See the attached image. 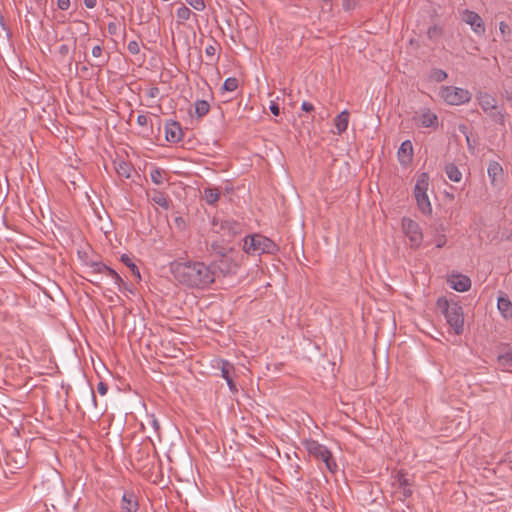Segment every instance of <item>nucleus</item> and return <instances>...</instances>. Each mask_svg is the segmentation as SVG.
Instances as JSON below:
<instances>
[{
    "label": "nucleus",
    "instance_id": "ddd939ff",
    "mask_svg": "<svg viewBox=\"0 0 512 512\" xmlns=\"http://www.w3.org/2000/svg\"><path fill=\"white\" fill-rule=\"evenodd\" d=\"M399 162L406 166L413 158V145L410 140H405L401 143L397 152Z\"/></svg>",
    "mask_w": 512,
    "mask_h": 512
},
{
    "label": "nucleus",
    "instance_id": "e433bc0d",
    "mask_svg": "<svg viewBox=\"0 0 512 512\" xmlns=\"http://www.w3.org/2000/svg\"><path fill=\"white\" fill-rule=\"evenodd\" d=\"M91 267L93 269V272H95V273H105L106 275L108 273V269H111L110 267L106 266L105 264L97 263V262H94L91 265Z\"/></svg>",
    "mask_w": 512,
    "mask_h": 512
},
{
    "label": "nucleus",
    "instance_id": "72a5a7b5",
    "mask_svg": "<svg viewBox=\"0 0 512 512\" xmlns=\"http://www.w3.org/2000/svg\"><path fill=\"white\" fill-rule=\"evenodd\" d=\"M430 78L436 82H442L447 78V73L442 69H433Z\"/></svg>",
    "mask_w": 512,
    "mask_h": 512
},
{
    "label": "nucleus",
    "instance_id": "3c124183",
    "mask_svg": "<svg viewBox=\"0 0 512 512\" xmlns=\"http://www.w3.org/2000/svg\"><path fill=\"white\" fill-rule=\"evenodd\" d=\"M158 93H159V89L157 87H152L148 91V96L151 98H154L158 95Z\"/></svg>",
    "mask_w": 512,
    "mask_h": 512
},
{
    "label": "nucleus",
    "instance_id": "6e6d98bb",
    "mask_svg": "<svg viewBox=\"0 0 512 512\" xmlns=\"http://www.w3.org/2000/svg\"><path fill=\"white\" fill-rule=\"evenodd\" d=\"M436 32H437V27L436 26H433V27L429 28V30H428L429 37H432V35L434 33H436Z\"/></svg>",
    "mask_w": 512,
    "mask_h": 512
},
{
    "label": "nucleus",
    "instance_id": "473e14b6",
    "mask_svg": "<svg viewBox=\"0 0 512 512\" xmlns=\"http://www.w3.org/2000/svg\"><path fill=\"white\" fill-rule=\"evenodd\" d=\"M210 249L214 254L218 255L219 257H224L225 253H227L229 250L226 247L220 245L217 241L211 243Z\"/></svg>",
    "mask_w": 512,
    "mask_h": 512
},
{
    "label": "nucleus",
    "instance_id": "4d7b16f0",
    "mask_svg": "<svg viewBox=\"0 0 512 512\" xmlns=\"http://www.w3.org/2000/svg\"><path fill=\"white\" fill-rule=\"evenodd\" d=\"M90 395L94 406H96V397L93 389H90Z\"/></svg>",
    "mask_w": 512,
    "mask_h": 512
},
{
    "label": "nucleus",
    "instance_id": "dca6fc26",
    "mask_svg": "<svg viewBox=\"0 0 512 512\" xmlns=\"http://www.w3.org/2000/svg\"><path fill=\"white\" fill-rule=\"evenodd\" d=\"M478 102L480 107L486 113H492V111L497 110L495 98L487 93H480L478 96Z\"/></svg>",
    "mask_w": 512,
    "mask_h": 512
},
{
    "label": "nucleus",
    "instance_id": "9d476101",
    "mask_svg": "<svg viewBox=\"0 0 512 512\" xmlns=\"http://www.w3.org/2000/svg\"><path fill=\"white\" fill-rule=\"evenodd\" d=\"M210 266H212L215 272L218 269L224 276L234 274L238 269L236 261L229 257L227 253H225L224 257H220L219 260H214Z\"/></svg>",
    "mask_w": 512,
    "mask_h": 512
},
{
    "label": "nucleus",
    "instance_id": "aec40b11",
    "mask_svg": "<svg viewBox=\"0 0 512 512\" xmlns=\"http://www.w3.org/2000/svg\"><path fill=\"white\" fill-rule=\"evenodd\" d=\"M149 197L153 203L159 205L165 210L169 209L170 200L168 199V196L165 193L160 192L158 190H153L151 194H149Z\"/></svg>",
    "mask_w": 512,
    "mask_h": 512
},
{
    "label": "nucleus",
    "instance_id": "c85d7f7f",
    "mask_svg": "<svg viewBox=\"0 0 512 512\" xmlns=\"http://www.w3.org/2000/svg\"><path fill=\"white\" fill-rule=\"evenodd\" d=\"M150 178L156 185H162L165 181V171L161 168H154L150 172Z\"/></svg>",
    "mask_w": 512,
    "mask_h": 512
},
{
    "label": "nucleus",
    "instance_id": "423d86ee",
    "mask_svg": "<svg viewBox=\"0 0 512 512\" xmlns=\"http://www.w3.org/2000/svg\"><path fill=\"white\" fill-rule=\"evenodd\" d=\"M439 95L449 105H461L469 102L471 99V94L468 90L454 86L442 87Z\"/></svg>",
    "mask_w": 512,
    "mask_h": 512
},
{
    "label": "nucleus",
    "instance_id": "37998d69",
    "mask_svg": "<svg viewBox=\"0 0 512 512\" xmlns=\"http://www.w3.org/2000/svg\"><path fill=\"white\" fill-rule=\"evenodd\" d=\"M269 109H270L271 113L275 116H278L280 113V108H279L278 104L274 101H271Z\"/></svg>",
    "mask_w": 512,
    "mask_h": 512
},
{
    "label": "nucleus",
    "instance_id": "a211bd4d",
    "mask_svg": "<svg viewBox=\"0 0 512 512\" xmlns=\"http://www.w3.org/2000/svg\"><path fill=\"white\" fill-rule=\"evenodd\" d=\"M348 123H349V112L347 110H343L336 116V118L334 120L336 133L340 135L343 132H345L347 130Z\"/></svg>",
    "mask_w": 512,
    "mask_h": 512
},
{
    "label": "nucleus",
    "instance_id": "cd10ccee",
    "mask_svg": "<svg viewBox=\"0 0 512 512\" xmlns=\"http://www.w3.org/2000/svg\"><path fill=\"white\" fill-rule=\"evenodd\" d=\"M115 169L119 176L129 178L131 174V166L125 161L115 163Z\"/></svg>",
    "mask_w": 512,
    "mask_h": 512
},
{
    "label": "nucleus",
    "instance_id": "393cba45",
    "mask_svg": "<svg viewBox=\"0 0 512 512\" xmlns=\"http://www.w3.org/2000/svg\"><path fill=\"white\" fill-rule=\"evenodd\" d=\"M445 173L447 177L454 182H459L462 178V173L454 164H448L445 167Z\"/></svg>",
    "mask_w": 512,
    "mask_h": 512
},
{
    "label": "nucleus",
    "instance_id": "2f4dec72",
    "mask_svg": "<svg viewBox=\"0 0 512 512\" xmlns=\"http://www.w3.org/2000/svg\"><path fill=\"white\" fill-rule=\"evenodd\" d=\"M191 14H192L191 10L188 7H186L185 5H182L176 11L177 18L181 22L187 21L190 18Z\"/></svg>",
    "mask_w": 512,
    "mask_h": 512
},
{
    "label": "nucleus",
    "instance_id": "20e7f679",
    "mask_svg": "<svg viewBox=\"0 0 512 512\" xmlns=\"http://www.w3.org/2000/svg\"><path fill=\"white\" fill-rule=\"evenodd\" d=\"M243 250L248 254H273L278 250L277 245L269 238L255 234L246 236L244 239Z\"/></svg>",
    "mask_w": 512,
    "mask_h": 512
},
{
    "label": "nucleus",
    "instance_id": "de8ad7c7",
    "mask_svg": "<svg viewBox=\"0 0 512 512\" xmlns=\"http://www.w3.org/2000/svg\"><path fill=\"white\" fill-rule=\"evenodd\" d=\"M137 123H138L140 126H145V125H147V123H148V118H147V116H145V115H138V117H137Z\"/></svg>",
    "mask_w": 512,
    "mask_h": 512
},
{
    "label": "nucleus",
    "instance_id": "79ce46f5",
    "mask_svg": "<svg viewBox=\"0 0 512 512\" xmlns=\"http://www.w3.org/2000/svg\"><path fill=\"white\" fill-rule=\"evenodd\" d=\"M205 54L209 57H214L216 54V46L214 44L208 45L205 48Z\"/></svg>",
    "mask_w": 512,
    "mask_h": 512
},
{
    "label": "nucleus",
    "instance_id": "f8f14e48",
    "mask_svg": "<svg viewBox=\"0 0 512 512\" xmlns=\"http://www.w3.org/2000/svg\"><path fill=\"white\" fill-rule=\"evenodd\" d=\"M165 135L167 141L171 143L179 142L183 137L180 124L176 121L167 122L165 125Z\"/></svg>",
    "mask_w": 512,
    "mask_h": 512
},
{
    "label": "nucleus",
    "instance_id": "09e8293b",
    "mask_svg": "<svg viewBox=\"0 0 512 512\" xmlns=\"http://www.w3.org/2000/svg\"><path fill=\"white\" fill-rule=\"evenodd\" d=\"M84 5L89 9H93L97 5V0H84Z\"/></svg>",
    "mask_w": 512,
    "mask_h": 512
},
{
    "label": "nucleus",
    "instance_id": "bb28decb",
    "mask_svg": "<svg viewBox=\"0 0 512 512\" xmlns=\"http://www.w3.org/2000/svg\"><path fill=\"white\" fill-rule=\"evenodd\" d=\"M107 276L111 277L117 285L118 289L120 291L129 290L127 283L121 278V276L114 270V269H108Z\"/></svg>",
    "mask_w": 512,
    "mask_h": 512
},
{
    "label": "nucleus",
    "instance_id": "4be33fe9",
    "mask_svg": "<svg viewBox=\"0 0 512 512\" xmlns=\"http://www.w3.org/2000/svg\"><path fill=\"white\" fill-rule=\"evenodd\" d=\"M220 197V192L216 188H205L203 191V198L209 205H214Z\"/></svg>",
    "mask_w": 512,
    "mask_h": 512
},
{
    "label": "nucleus",
    "instance_id": "5701e85b",
    "mask_svg": "<svg viewBox=\"0 0 512 512\" xmlns=\"http://www.w3.org/2000/svg\"><path fill=\"white\" fill-rule=\"evenodd\" d=\"M220 370H221V376L225 380L230 379L233 377V374L235 372V368L232 363L226 360L220 361Z\"/></svg>",
    "mask_w": 512,
    "mask_h": 512
},
{
    "label": "nucleus",
    "instance_id": "7c9ffc66",
    "mask_svg": "<svg viewBox=\"0 0 512 512\" xmlns=\"http://www.w3.org/2000/svg\"><path fill=\"white\" fill-rule=\"evenodd\" d=\"M238 79L235 77H229L224 81L222 89L227 92H233L238 88Z\"/></svg>",
    "mask_w": 512,
    "mask_h": 512
},
{
    "label": "nucleus",
    "instance_id": "bf43d9fd",
    "mask_svg": "<svg viewBox=\"0 0 512 512\" xmlns=\"http://www.w3.org/2000/svg\"><path fill=\"white\" fill-rule=\"evenodd\" d=\"M46 1H47V0H37V3H38L39 5H45Z\"/></svg>",
    "mask_w": 512,
    "mask_h": 512
},
{
    "label": "nucleus",
    "instance_id": "052dcab7",
    "mask_svg": "<svg viewBox=\"0 0 512 512\" xmlns=\"http://www.w3.org/2000/svg\"><path fill=\"white\" fill-rule=\"evenodd\" d=\"M181 220H182L181 218H176L177 223H180Z\"/></svg>",
    "mask_w": 512,
    "mask_h": 512
},
{
    "label": "nucleus",
    "instance_id": "8fccbe9b",
    "mask_svg": "<svg viewBox=\"0 0 512 512\" xmlns=\"http://www.w3.org/2000/svg\"><path fill=\"white\" fill-rule=\"evenodd\" d=\"M59 53L61 55H67L69 53V46L66 45V44H62L60 47H59Z\"/></svg>",
    "mask_w": 512,
    "mask_h": 512
},
{
    "label": "nucleus",
    "instance_id": "2eb2a0df",
    "mask_svg": "<svg viewBox=\"0 0 512 512\" xmlns=\"http://www.w3.org/2000/svg\"><path fill=\"white\" fill-rule=\"evenodd\" d=\"M448 283H449L451 288H453L454 290H456L458 292H466L471 287V280H470V278L467 277V276H464V275L452 276L448 280Z\"/></svg>",
    "mask_w": 512,
    "mask_h": 512
},
{
    "label": "nucleus",
    "instance_id": "58836bf2",
    "mask_svg": "<svg viewBox=\"0 0 512 512\" xmlns=\"http://www.w3.org/2000/svg\"><path fill=\"white\" fill-rule=\"evenodd\" d=\"M147 424L149 426H151L156 433H158V431L160 429V424H159L158 420L153 415H151L147 418Z\"/></svg>",
    "mask_w": 512,
    "mask_h": 512
},
{
    "label": "nucleus",
    "instance_id": "864d4df0",
    "mask_svg": "<svg viewBox=\"0 0 512 512\" xmlns=\"http://www.w3.org/2000/svg\"><path fill=\"white\" fill-rule=\"evenodd\" d=\"M492 116L495 118L496 121H503L504 115L501 112H497V115L495 113H492Z\"/></svg>",
    "mask_w": 512,
    "mask_h": 512
},
{
    "label": "nucleus",
    "instance_id": "f3484780",
    "mask_svg": "<svg viewBox=\"0 0 512 512\" xmlns=\"http://www.w3.org/2000/svg\"><path fill=\"white\" fill-rule=\"evenodd\" d=\"M224 235L235 236L242 232V224L234 220H225L221 224Z\"/></svg>",
    "mask_w": 512,
    "mask_h": 512
},
{
    "label": "nucleus",
    "instance_id": "a878e982",
    "mask_svg": "<svg viewBox=\"0 0 512 512\" xmlns=\"http://www.w3.org/2000/svg\"><path fill=\"white\" fill-rule=\"evenodd\" d=\"M487 173L491 182L494 183L497 180V177L502 173V167L499 163L493 161L490 162L487 168Z\"/></svg>",
    "mask_w": 512,
    "mask_h": 512
},
{
    "label": "nucleus",
    "instance_id": "a18cd8bd",
    "mask_svg": "<svg viewBox=\"0 0 512 512\" xmlns=\"http://www.w3.org/2000/svg\"><path fill=\"white\" fill-rule=\"evenodd\" d=\"M301 109L305 112H311L313 111L314 106L311 103L304 101L301 105Z\"/></svg>",
    "mask_w": 512,
    "mask_h": 512
},
{
    "label": "nucleus",
    "instance_id": "c03bdc74",
    "mask_svg": "<svg viewBox=\"0 0 512 512\" xmlns=\"http://www.w3.org/2000/svg\"><path fill=\"white\" fill-rule=\"evenodd\" d=\"M107 29H108L109 34L115 35L117 33V30H118V25L116 23H114V22H110L108 24Z\"/></svg>",
    "mask_w": 512,
    "mask_h": 512
},
{
    "label": "nucleus",
    "instance_id": "0eeeda50",
    "mask_svg": "<svg viewBox=\"0 0 512 512\" xmlns=\"http://www.w3.org/2000/svg\"><path fill=\"white\" fill-rule=\"evenodd\" d=\"M402 229L404 234L409 238L411 246L418 248L423 240V234L419 224L410 218H403Z\"/></svg>",
    "mask_w": 512,
    "mask_h": 512
},
{
    "label": "nucleus",
    "instance_id": "a19ab883",
    "mask_svg": "<svg viewBox=\"0 0 512 512\" xmlns=\"http://www.w3.org/2000/svg\"><path fill=\"white\" fill-rule=\"evenodd\" d=\"M97 391L100 395H106L107 391H108V386L106 383L104 382H99L98 385H97Z\"/></svg>",
    "mask_w": 512,
    "mask_h": 512
},
{
    "label": "nucleus",
    "instance_id": "603ef678",
    "mask_svg": "<svg viewBox=\"0 0 512 512\" xmlns=\"http://www.w3.org/2000/svg\"><path fill=\"white\" fill-rule=\"evenodd\" d=\"M445 243H446V240H445L444 236H441L436 240V247L441 248L445 245Z\"/></svg>",
    "mask_w": 512,
    "mask_h": 512
},
{
    "label": "nucleus",
    "instance_id": "c756f323",
    "mask_svg": "<svg viewBox=\"0 0 512 512\" xmlns=\"http://www.w3.org/2000/svg\"><path fill=\"white\" fill-rule=\"evenodd\" d=\"M210 110V105L205 100H197L195 102V113L198 117L205 116Z\"/></svg>",
    "mask_w": 512,
    "mask_h": 512
},
{
    "label": "nucleus",
    "instance_id": "7ed1b4c3",
    "mask_svg": "<svg viewBox=\"0 0 512 512\" xmlns=\"http://www.w3.org/2000/svg\"><path fill=\"white\" fill-rule=\"evenodd\" d=\"M429 181L430 177L428 173L422 172L417 176L414 187V197L416 199L417 206L425 215H430L432 213L431 202L427 194L430 186Z\"/></svg>",
    "mask_w": 512,
    "mask_h": 512
},
{
    "label": "nucleus",
    "instance_id": "13d9d810",
    "mask_svg": "<svg viewBox=\"0 0 512 512\" xmlns=\"http://www.w3.org/2000/svg\"><path fill=\"white\" fill-rule=\"evenodd\" d=\"M81 71H82L83 73H88V71H89L88 66H82V67H81Z\"/></svg>",
    "mask_w": 512,
    "mask_h": 512
},
{
    "label": "nucleus",
    "instance_id": "4c0bfd02",
    "mask_svg": "<svg viewBox=\"0 0 512 512\" xmlns=\"http://www.w3.org/2000/svg\"><path fill=\"white\" fill-rule=\"evenodd\" d=\"M127 49L131 54L136 55L140 52L139 43L135 40L130 41L127 45Z\"/></svg>",
    "mask_w": 512,
    "mask_h": 512
},
{
    "label": "nucleus",
    "instance_id": "6ab92c4d",
    "mask_svg": "<svg viewBox=\"0 0 512 512\" xmlns=\"http://www.w3.org/2000/svg\"><path fill=\"white\" fill-rule=\"evenodd\" d=\"M497 307L505 319L512 318V303L509 298L501 296L497 300Z\"/></svg>",
    "mask_w": 512,
    "mask_h": 512
},
{
    "label": "nucleus",
    "instance_id": "39448f33",
    "mask_svg": "<svg viewBox=\"0 0 512 512\" xmlns=\"http://www.w3.org/2000/svg\"><path fill=\"white\" fill-rule=\"evenodd\" d=\"M303 445L307 452L309 453V455L313 456L317 460H321L322 462H324L326 468L331 473L337 471V463L333 458L331 451L325 445L313 439L305 440L303 442Z\"/></svg>",
    "mask_w": 512,
    "mask_h": 512
},
{
    "label": "nucleus",
    "instance_id": "f704fd0d",
    "mask_svg": "<svg viewBox=\"0 0 512 512\" xmlns=\"http://www.w3.org/2000/svg\"><path fill=\"white\" fill-rule=\"evenodd\" d=\"M498 361L502 365H511L512 364V348L498 356Z\"/></svg>",
    "mask_w": 512,
    "mask_h": 512
},
{
    "label": "nucleus",
    "instance_id": "5fc2aeb1",
    "mask_svg": "<svg viewBox=\"0 0 512 512\" xmlns=\"http://www.w3.org/2000/svg\"><path fill=\"white\" fill-rule=\"evenodd\" d=\"M499 29H500L501 33H505L506 29H508V25L504 22H500Z\"/></svg>",
    "mask_w": 512,
    "mask_h": 512
},
{
    "label": "nucleus",
    "instance_id": "412c9836",
    "mask_svg": "<svg viewBox=\"0 0 512 512\" xmlns=\"http://www.w3.org/2000/svg\"><path fill=\"white\" fill-rule=\"evenodd\" d=\"M92 56L95 57V58H98L99 61L95 64H90L91 66H94V67H97V68H102L104 67L107 63H108V57L105 58L103 57V48L100 46V45H95L93 48H92Z\"/></svg>",
    "mask_w": 512,
    "mask_h": 512
},
{
    "label": "nucleus",
    "instance_id": "1a4fd4ad",
    "mask_svg": "<svg viewBox=\"0 0 512 512\" xmlns=\"http://www.w3.org/2000/svg\"><path fill=\"white\" fill-rule=\"evenodd\" d=\"M462 20L468 24L473 32L478 36H483L485 34V24L481 16L471 10L465 9L462 12Z\"/></svg>",
    "mask_w": 512,
    "mask_h": 512
},
{
    "label": "nucleus",
    "instance_id": "6e6552de",
    "mask_svg": "<svg viewBox=\"0 0 512 512\" xmlns=\"http://www.w3.org/2000/svg\"><path fill=\"white\" fill-rule=\"evenodd\" d=\"M392 485L398 490L399 499H406L412 495V483L407 474L402 470L395 474Z\"/></svg>",
    "mask_w": 512,
    "mask_h": 512
},
{
    "label": "nucleus",
    "instance_id": "f03ea898",
    "mask_svg": "<svg viewBox=\"0 0 512 512\" xmlns=\"http://www.w3.org/2000/svg\"><path fill=\"white\" fill-rule=\"evenodd\" d=\"M437 304L442 309L447 323L454 330L455 334H462L464 327L462 307L457 302H449L446 299H438Z\"/></svg>",
    "mask_w": 512,
    "mask_h": 512
},
{
    "label": "nucleus",
    "instance_id": "f257e3e1",
    "mask_svg": "<svg viewBox=\"0 0 512 512\" xmlns=\"http://www.w3.org/2000/svg\"><path fill=\"white\" fill-rule=\"evenodd\" d=\"M171 272L179 283L191 288L204 289L215 281L212 266L200 261L174 262Z\"/></svg>",
    "mask_w": 512,
    "mask_h": 512
},
{
    "label": "nucleus",
    "instance_id": "49530a36",
    "mask_svg": "<svg viewBox=\"0 0 512 512\" xmlns=\"http://www.w3.org/2000/svg\"><path fill=\"white\" fill-rule=\"evenodd\" d=\"M226 383H227V385H228V387H229L231 392H233V393L237 392V387H236L235 382L233 381V377L230 378V379H227Z\"/></svg>",
    "mask_w": 512,
    "mask_h": 512
},
{
    "label": "nucleus",
    "instance_id": "4468645a",
    "mask_svg": "<svg viewBox=\"0 0 512 512\" xmlns=\"http://www.w3.org/2000/svg\"><path fill=\"white\" fill-rule=\"evenodd\" d=\"M120 506L123 512H136L139 506L136 495L132 491H125Z\"/></svg>",
    "mask_w": 512,
    "mask_h": 512
},
{
    "label": "nucleus",
    "instance_id": "ea45409f",
    "mask_svg": "<svg viewBox=\"0 0 512 512\" xmlns=\"http://www.w3.org/2000/svg\"><path fill=\"white\" fill-rule=\"evenodd\" d=\"M57 6L60 10L66 11L70 7V0H57Z\"/></svg>",
    "mask_w": 512,
    "mask_h": 512
},
{
    "label": "nucleus",
    "instance_id": "9b49d317",
    "mask_svg": "<svg viewBox=\"0 0 512 512\" xmlns=\"http://www.w3.org/2000/svg\"><path fill=\"white\" fill-rule=\"evenodd\" d=\"M414 121L418 126L425 128H435L438 125V117L429 109H423L414 116Z\"/></svg>",
    "mask_w": 512,
    "mask_h": 512
},
{
    "label": "nucleus",
    "instance_id": "c9c22d12",
    "mask_svg": "<svg viewBox=\"0 0 512 512\" xmlns=\"http://www.w3.org/2000/svg\"><path fill=\"white\" fill-rule=\"evenodd\" d=\"M193 9L197 11H203L205 9V3L203 0H185Z\"/></svg>",
    "mask_w": 512,
    "mask_h": 512
},
{
    "label": "nucleus",
    "instance_id": "b1692460",
    "mask_svg": "<svg viewBox=\"0 0 512 512\" xmlns=\"http://www.w3.org/2000/svg\"><path fill=\"white\" fill-rule=\"evenodd\" d=\"M120 261L131 270L133 275H135L138 279H141V275L137 265L134 263L133 259L128 254H122L120 257Z\"/></svg>",
    "mask_w": 512,
    "mask_h": 512
}]
</instances>
